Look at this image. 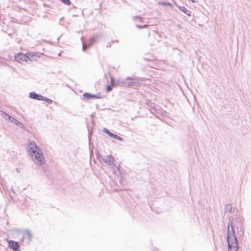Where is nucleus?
Returning <instances> with one entry per match:
<instances>
[{
	"instance_id": "7c9ffc66",
	"label": "nucleus",
	"mask_w": 251,
	"mask_h": 251,
	"mask_svg": "<svg viewBox=\"0 0 251 251\" xmlns=\"http://www.w3.org/2000/svg\"><path fill=\"white\" fill-rule=\"evenodd\" d=\"M241 229H242V227H240V231H242L243 232V231H242Z\"/></svg>"
},
{
	"instance_id": "423d86ee",
	"label": "nucleus",
	"mask_w": 251,
	"mask_h": 251,
	"mask_svg": "<svg viewBox=\"0 0 251 251\" xmlns=\"http://www.w3.org/2000/svg\"><path fill=\"white\" fill-rule=\"evenodd\" d=\"M126 80L129 81H127V86H137L139 84L138 81H142L143 80L142 78H140L138 77H131L128 76L126 77Z\"/></svg>"
},
{
	"instance_id": "4468645a",
	"label": "nucleus",
	"mask_w": 251,
	"mask_h": 251,
	"mask_svg": "<svg viewBox=\"0 0 251 251\" xmlns=\"http://www.w3.org/2000/svg\"><path fill=\"white\" fill-rule=\"evenodd\" d=\"M178 9L188 16H190L191 15V11L188 10L185 7L179 6H178Z\"/></svg>"
},
{
	"instance_id": "2eb2a0df",
	"label": "nucleus",
	"mask_w": 251,
	"mask_h": 251,
	"mask_svg": "<svg viewBox=\"0 0 251 251\" xmlns=\"http://www.w3.org/2000/svg\"><path fill=\"white\" fill-rule=\"evenodd\" d=\"M225 210L226 212L232 213L234 212V209H233L230 204H227L226 205Z\"/></svg>"
},
{
	"instance_id": "9d476101",
	"label": "nucleus",
	"mask_w": 251,
	"mask_h": 251,
	"mask_svg": "<svg viewBox=\"0 0 251 251\" xmlns=\"http://www.w3.org/2000/svg\"><path fill=\"white\" fill-rule=\"evenodd\" d=\"M103 131L106 134L108 135L111 138H113L114 139H117L121 141H122L123 140V139L121 137L113 133L112 132L110 131L108 129H107L105 128H104Z\"/></svg>"
},
{
	"instance_id": "1a4fd4ad",
	"label": "nucleus",
	"mask_w": 251,
	"mask_h": 251,
	"mask_svg": "<svg viewBox=\"0 0 251 251\" xmlns=\"http://www.w3.org/2000/svg\"><path fill=\"white\" fill-rule=\"evenodd\" d=\"M8 247L11 249L13 251H20V245L18 242L10 240L8 241Z\"/></svg>"
},
{
	"instance_id": "aec40b11",
	"label": "nucleus",
	"mask_w": 251,
	"mask_h": 251,
	"mask_svg": "<svg viewBox=\"0 0 251 251\" xmlns=\"http://www.w3.org/2000/svg\"><path fill=\"white\" fill-rule=\"evenodd\" d=\"M114 85L113 84H110V85H108L106 87V91L107 92H109L110 91H111L112 89H113V88L114 87Z\"/></svg>"
},
{
	"instance_id": "a878e982",
	"label": "nucleus",
	"mask_w": 251,
	"mask_h": 251,
	"mask_svg": "<svg viewBox=\"0 0 251 251\" xmlns=\"http://www.w3.org/2000/svg\"><path fill=\"white\" fill-rule=\"evenodd\" d=\"M110 82H111V84H113L114 86L115 85V84H116L115 80L112 76H110Z\"/></svg>"
},
{
	"instance_id": "f03ea898",
	"label": "nucleus",
	"mask_w": 251,
	"mask_h": 251,
	"mask_svg": "<svg viewBox=\"0 0 251 251\" xmlns=\"http://www.w3.org/2000/svg\"><path fill=\"white\" fill-rule=\"evenodd\" d=\"M36 53L24 54L19 52L15 55V59L17 62L22 64L24 62H27L28 60H32L36 59Z\"/></svg>"
},
{
	"instance_id": "20e7f679",
	"label": "nucleus",
	"mask_w": 251,
	"mask_h": 251,
	"mask_svg": "<svg viewBox=\"0 0 251 251\" xmlns=\"http://www.w3.org/2000/svg\"><path fill=\"white\" fill-rule=\"evenodd\" d=\"M27 148L29 155L32 157L34 154H36L38 150H42L39 147L37 146L34 142H29L27 144Z\"/></svg>"
},
{
	"instance_id": "39448f33",
	"label": "nucleus",
	"mask_w": 251,
	"mask_h": 251,
	"mask_svg": "<svg viewBox=\"0 0 251 251\" xmlns=\"http://www.w3.org/2000/svg\"><path fill=\"white\" fill-rule=\"evenodd\" d=\"M19 234H20L22 235V241H23L24 240H26V243L28 244L31 242L32 238V233L29 229H26L25 230H21L19 232Z\"/></svg>"
},
{
	"instance_id": "a211bd4d",
	"label": "nucleus",
	"mask_w": 251,
	"mask_h": 251,
	"mask_svg": "<svg viewBox=\"0 0 251 251\" xmlns=\"http://www.w3.org/2000/svg\"><path fill=\"white\" fill-rule=\"evenodd\" d=\"M42 100L45 101H46L47 103H48L49 104H51L53 102L52 100L50 99H49V98H48L47 97H44L43 96V97H42Z\"/></svg>"
},
{
	"instance_id": "ddd939ff",
	"label": "nucleus",
	"mask_w": 251,
	"mask_h": 251,
	"mask_svg": "<svg viewBox=\"0 0 251 251\" xmlns=\"http://www.w3.org/2000/svg\"><path fill=\"white\" fill-rule=\"evenodd\" d=\"M29 97L32 99L42 100L43 96L40 94H38L34 92H32L29 93Z\"/></svg>"
},
{
	"instance_id": "bb28decb",
	"label": "nucleus",
	"mask_w": 251,
	"mask_h": 251,
	"mask_svg": "<svg viewBox=\"0 0 251 251\" xmlns=\"http://www.w3.org/2000/svg\"><path fill=\"white\" fill-rule=\"evenodd\" d=\"M150 101H149L146 103V104L151 108V103L150 102Z\"/></svg>"
},
{
	"instance_id": "cd10ccee",
	"label": "nucleus",
	"mask_w": 251,
	"mask_h": 251,
	"mask_svg": "<svg viewBox=\"0 0 251 251\" xmlns=\"http://www.w3.org/2000/svg\"><path fill=\"white\" fill-rule=\"evenodd\" d=\"M10 190L13 193H15V191L13 187L11 188Z\"/></svg>"
},
{
	"instance_id": "c85d7f7f",
	"label": "nucleus",
	"mask_w": 251,
	"mask_h": 251,
	"mask_svg": "<svg viewBox=\"0 0 251 251\" xmlns=\"http://www.w3.org/2000/svg\"><path fill=\"white\" fill-rule=\"evenodd\" d=\"M115 42H116L117 43H119V41L118 40H113V41H112V43H114Z\"/></svg>"
},
{
	"instance_id": "b1692460",
	"label": "nucleus",
	"mask_w": 251,
	"mask_h": 251,
	"mask_svg": "<svg viewBox=\"0 0 251 251\" xmlns=\"http://www.w3.org/2000/svg\"><path fill=\"white\" fill-rule=\"evenodd\" d=\"M148 26V25H136V27H137L138 28H139V29L146 28Z\"/></svg>"
},
{
	"instance_id": "f257e3e1",
	"label": "nucleus",
	"mask_w": 251,
	"mask_h": 251,
	"mask_svg": "<svg viewBox=\"0 0 251 251\" xmlns=\"http://www.w3.org/2000/svg\"><path fill=\"white\" fill-rule=\"evenodd\" d=\"M227 243L228 251H237L238 244L232 221L229 219L227 227Z\"/></svg>"
},
{
	"instance_id": "393cba45",
	"label": "nucleus",
	"mask_w": 251,
	"mask_h": 251,
	"mask_svg": "<svg viewBox=\"0 0 251 251\" xmlns=\"http://www.w3.org/2000/svg\"><path fill=\"white\" fill-rule=\"evenodd\" d=\"M87 128H88V131L89 141L90 142V140H91V134H92V131L90 130V129H89V127L88 126H87Z\"/></svg>"
},
{
	"instance_id": "6e6552de",
	"label": "nucleus",
	"mask_w": 251,
	"mask_h": 251,
	"mask_svg": "<svg viewBox=\"0 0 251 251\" xmlns=\"http://www.w3.org/2000/svg\"><path fill=\"white\" fill-rule=\"evenodd\" d=\"M98 37H93L89 39L88 41L82 42V50L85 51L87 48L91 47L97 40Z\"/></svg>"
},
{
	"instance_id": "dca6fc26",
	"label": "nucleus",
	"mask_w": 251,
	"mask_h": 251,
	"mask_svg": "<svg viewBox=\"0 0 251 251\" xmlns=\"http://www.w3.org/2000/svg\"><path fill=\"white\" fill-rule=\"evenodd\" d=\"M150 102L151 103L150 110L151 113L154 114V113L157 112L158 110H159V109L158 108L155 107L154 105V104L152 103L151 101H150Z\"/></svg>"
},
{
	"instance_id": "412c9836",
	"label": "nucleus",
	"mask_w": 251,
	"mask_h": 251,
	"mask_svg": "<svg viewBox=\"0 0 251 251\" xmlns=\"http://www.w3.org/2000/svg\"><path fill=\"white\" fill-rule=\"evenodd\" d=\"M16 125L18 126H20L22 129H25V127L24 126V125L23 124H22V123L20 122H17L16 123Z\"/></svg>"
},
{
	"instance_id": "4be33fe9",
	"label": "nucleus",
	"mask_w": 251,
	"mask_h": 251,
	"mask_svg": "<svg viewBox=\"0 0 251 251\" xmlns=\"http://www.w3.org/2000/svg\"><path fill=\"white\" fill-rule=\"evenodd\" d=\"M133 20H135L136 19H139V21L141 23L144 22V18L140 17V16H135L133 18Z\"/></svg>"
},
{
	"instance_id": "7ed1b4c3",
	"label": "nucleus",
	"mask_w": 251,
	"mask_h": 251,
	"mask_svg": "<svg viewBox=\"0 0 251 251\" xmlns=\"http://www.w3.org/2000/svg\"><path fill=\"white\" fill-rule=\"evenodd\" d=\"M31 158L34 162L39 166L43 165L45 162L42 150H38L36 154H34Z\"/></svg>"
},
{
	"instance_id": "9b49d317",
	"label": "nucleus",
	"mask_w": 251,
	"mask_h": 251,
	"mask_svg": "<svg viewBox=\"0 0 251 251\" xmlns=\"http://www.w3.org/2000/svg\"><path fill=\"white\" fill-rule=\"evenodd\" d=\"M83 96L87 100H90L92 99H100L101 97L100 94L95 95L87 92L84 93L83 94Z\"/></svg>"
},
{
	"instance_id": "6ab92c4d",
	"label": "nucleus",
	"mask_w": 251,
	"mask_h": 251,
	"mask_svg": "<svg viewBox=\"0 0 251 251\" xmlns=\"http://www.w3.org/2000/svg\"><path fill=\"white\" fill-rule=\"evenodd\" d=\"M159 4L164 6H168L170 7H172V4L169 2H160L159 3Z\"/></svg>"
},
{
	"instance_id": "f8f14e48",
	"label": "nucleus",
	"mask_w": 251,
	"mask_h": 251,
	"mask_svg": "<svg viewBox=\"0 0 251 251\" xmlns=\"http://www.w3.org/2000/svg\"><path fill=\"white\" fill-rule=\"evenodd\" d=\"M1 115L6 120L8 119L11 123H14L15 125H16V123L19 122L17 120L14 118L13 117L10 116L9 115H8V114H7L6 113H5L4 112H2Z\"/></svg>"
},
{
	"instance_id": "c756f323",
	"label": "nucleus",
	"mask_w": 251,
	"mask_h": 251,
	"mask_svg": "<svg viewBox=\"0 0 251 251\" xmlns=\"http://www.w3.org/2000/svg\"><path fill=\"white\" fill-rule=\"evenodd\" d=\"M111 46V43H109L106 46V48H109Z\"/></svg>"
},
{
	"instance_id": "5701e85b",
	"label": "nucleus",
	"mask_w": 251,
	"mask_h": 251,
	"mask_svg": "<svg viewBox=\"0 0 251 251\" xmlns=\"http://www.w3.org/2000/svg\"><path fill=\"white\" fill-rule=\"evenodd\" d=\"M61 1L62 2L67 5H70L71 3V2L70 0H61Z\"/></svg>"
},
{
	"instance_id": "f3484780",
	"label": "nucleus",
	"mask_w": 251,
	"mask_h": 251,
	"mask_svg": "<svg viewBox=\"0 0 251 251\" xmlns=\"http://www.w3.org/2000/svg\"><path fill=\"white\" fill-rule=\"evenodd\" d=\"M117 83L118 85H124V86H127V80H126V79L125 80L118 79V80H117Z\"/></svg>"
},
{
	"instance_id": "0eeeda50",
	"label": "nucleus",
	"mask_w": 251,
	"mask_h": 251,
	"mask_svg": "<svg viewBox=\"0 0 251 251\" xmlns=\"http://www.w3.org/2000/svg\"><path fill=\"white\" fill-rule=\"evenodd\" d=\"M101 159L106 165L111 166L112 168L114 167L116 168L117 166L114 163V159L112 155H109L107 156H101Z\"/></svg>"
}]
</instances>
